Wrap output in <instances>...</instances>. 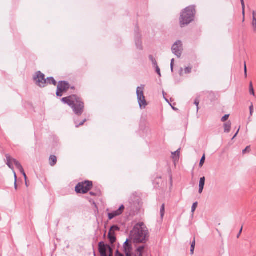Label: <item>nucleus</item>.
<instances>
[{
	"label": "nucleus",
	"mask_w": 256,
	"mask_h": 256,
	"mask_svg": "<svg viewBox=\"0 0 256 256\" xmlns=\"http://www.w3.org/2000/svg\"><path fill=\"white\" fill-rule=\"evenodd\" d=\"M126 256H131L130 252L126 251L125 252Z\"/></svg>",
	"instance_id": "09e8293b"
},
{
	"label": "nucleus",
	"mask_w": 256,
	"mask_h": 256,
	"mask_svg": "<svg viewBox=\"0 0 256 256\" xmlns=\"http://www.w3.org/2000/svg\"><path fill=\"white\" fill-rule=\"evenodd\" d=\"M194 104L196 106H197V112L198 110V104H199V100L197 99L195 100H194Z\"/></svg>",
	"instance_id": "58836bf2"
},
{
	"label": "nucleus",
	"mask_w": 256,
	"mask_h": 256,
	"mask_svg": "<svg viewBox=\"0 0 256 256\" xmlns=\"http://www.w3.org/2000/svg\"><path fill=\"white\" fill-rule=\"evenodd\" d=\"M156 68V73L158 74L160 76H161V74L160 72V68H159L158 66H156V67H154Z\"/></svg>",
	"instance_id": "473e14b6"
},
{
	"label": "nucleus",
	"mask_w": 256,
	"mask_h": 256,
	"mask_svg": "<svg viewBox=\"0 0 256 256\" xmlns=\"http://www.w3.org/2000/svg\"><path fill=\"white\" fill-rule=\"evenodd\" d=\"M231 122L230 121L226 122L224 125V132H225L228 133L230 132L231 128Z\"/></svg>",
	"instance_id": "dca6fc26"
},
{
	"label": "nucleus",
	"mask_w": 256,
	"mask_h": 256,
	"mask_svg": "<svg viewBox=\"0 0 256 256\" xmlns=\"http://www.w3.org/2000/svg\"><path fill=\"white\" fill-rule=\"evenodd\" d=\"M46 83L50 84H52L54 86H56L57 84L56 82L53 77L48 78L46 80Z\"/></svg>",
	"instance_id": "a211bd4d"
},
{
	"label": "nucleus",
	"mask_w": 256,
	"mask_h": 256,
	"mask_svg": "<svg viewBox=\"0 0 256 256\" xmlns=\"http://www.w3.org/2000/svg\"><path fill=\"white\" fill-rule=\"evenodd\" d=\"M90 194L91 196H96V194L94 192H90Z\"/></svg>",
	"instance_id": "603ef678"
},
{
	"label": "nucleus",
	"mask_w": 256,
	"mask_h": 256,
	"mask_svg": "<svg viewBox=\"0 0 256 256\" xmlns=\"http://www.w3.org/2000/svg\"><path fill=\"white\" fill-rule=\"evenodd\" d=\"M138 256H142V252H138Z\"/></svg>",
	"instance_id": "864d4df0"
},
{
	"label": "nucleus",
	"mask_w": 256,
	"mask_h": 256,
	"mask_svg": "<svg viewBox=\"0 0 256 256\" xmlns=\"http://www.w3.org/2000/svg\"><path fill=\"white\" fill-rule=\"evenodd\" d=\"M195 246H196V240H195V238H194L193 241L191 243V246H190L191 254H193L194 253Z\"/></svg>",
	"instance_id": "aec40b11"
},
{
	"label": "nucleus",
	"mask_w": 256,
	"mask_h": 256,
	"mask_svg": "<svg viewBox=\"0 0 256 256\" xmlns=\"http://www.w3.org/2000/svg\"><path fill=\"white\" fill-rule=\"evenodd\" d=\"M198 202H195L193 204L192 207V213H194V211L196 210V207L198 206Z\"/></svg>",
	"instance_id": "bb28decb"
},
{
	"label": "nucleus",
	"mask_w": 256,
	"mask_h": 256,
	"mask_svg": "<svg viewBox=\"0 0 256 256\" xmlns=\"http://www.w3.org/2000/svg\"><path fill=\"white\" fill-rule=\"evenodd\" d=\"M14 174V178H15V182H14V188L15 189H17V185H16V176L15 172Z\"/></svg>",
	"instance_id": "37998d69"
},
{
	"label": "nucleus",
	"mask_w": 256,
	"mask_h": 256,
	"mask_svg": "<svg viewBox=\"0 0 256 256\" xmlns=\"http://www.w3.org/2000/svg\"><path fill=\"white\" fill-rule=\"evenodd\" d=\"M22 174V175L24 176V179H25V181L26 180V179H27V177H26V174L24 172V170H23V172L21 171L20 172Z\"/></svg>",
	"instance_id": "a19ab883"
},
{
	"label": "nucleus",
	"mask_w": 256,
	"mask_h": 256,
	"mask_svg": "<svg viewBox=\"0 0 256 256\" xmlns=\"http://www.w3.org/2000/svg\"><path fill=\"white\" fill-rule=\"evenodd\" d=\"M252 26L254 27V29H256V21H253L252 20Z\"/></svg>",
	"instance_id": "49530a36"
},
{
	"label": "nucleus",
	"mask_w": 256,
	"mask_h": 256,
	"mask_svg": "<svg viewBox=\"0 0 256 256\" xmlns=\"http://www.w3.org/2000/svg\"><path fill=\"white\" fill-rule=\"evenodd\" d=\"M146 245L144 244V245H142V246H138L137 249H136V250L138 252H142L144 250L145 248H146Z\"/></svg>",
	"instance_id": "393cba45"
},
{
	"label": "nucleus",
	"mask_w": 256,
	"mask_h": 256,
	"mask_svg": "<svg viewBox=\"0 0 256 256\" xmlns=\"http://www.w3.org/2000/svg\"><path fill=\"white\" fill-rule=\"evenodd\" d=\"M92 186V182L86 180L82 183H78L76 186V192L77 193L86 194L91 189Z\"/></svg>",
	"instance_id": "39448f33"
},
{
	"label": "nucleus",
	"mask_w": 256,
	"mask_h": 256,
	"mask_svg": "<svg viewBox=\"0 0 256 256\" xmlns=\"http://www.w3.org/2000/svg\"><path fill=\"white\" fill-rule=\"evenodd\" d=\"M160 217L162 219L164 214V204H163L160 209Z\"/></svg>",
	"instance_id": "5701e85b"
},
{
	"label": "nucleus",
	"mask_w": 256,
	"mask_h": 256,
	"mask_svg": "<svg viewBox=\"0 0 256 256\" xmlns=\"http://www.w3.org/2000/svg\"><path fill=\"white\" fill-rule=\"evenodd\" d=\"M205 160H206L205 155L204 154L203 156H202V158H201L199 166L200 167L204 165V162Z\"/></svg>",
	"instance_id": "a878e982"
},
{
	"label": "nucleus",
	"mask_w": 256,
	"mask_h": 256,
	"mask_svg": "<svg viewBox=\"0 0 256 256\" xmlns=\"http://www.w3.org/2000/svg\"><path fill=\"white\" fill-rule=\"evenodd\" d=\"M148 58L152 62V64H153L154 67H156V66H158L156 60L154 58V56L152 55H150Z\"/></svg>",
	"instance_id": "412c9836"
},
{
	"label": "nucleus",
	"mask_w": 256,
	"mask_h": 256,
	"mask_svg": "<svg viewBox=\"0 0 256 256\" xmlns=\"http://www.w3.org/2000/svg\"><path fill=\"white\" fill-rule=\"evenodd\" d=\"M120 214H120V212H118V210H114L112 212L108 213V218L109 220H111L112 218H115L117 216H119Z\"/></svg>",
	"instance_id": "ddd939ff"
},
{
	"label": "nucleus",
	"mask_w": 256,
	"mask_h": 256,
	"mask_svg": "<svg viewBox=\"0 0 256 256\" xmlns=\"http://www.w3.org/2000/svg\"><path fill=\"white\" fill-rule=\"evenodd\" d=\"M250 151V146H247L246 148L242 150V154H245L247 152H249Z\"/></svg>",
	"instance_id": "c756f323"
},
{
	"label": "nucleus",
	"mask_w": 256,
	"mask_h": 256,
	"mask_svg": "<svg viewBox=\"0 0 256 256\" xmlns=\"http://www.w3.org/2000/svg\"><path fill=\"white\" fill-rule=\"evenodd\" d=\"M130 238L134 243L145 244L148 240L149 232L147 228L143 222L136 224L131 230Z\"/></svg>",
	"instance_id": "f257e3e1"
},
{
	"label": "nucleus",
	"mask_w": 256,
	"mask_h": 256,
	"mask_svg": "<svg viewBox=\"0 0 256 256\" xmlns=\"http://www.w3.org/2000/svg\"><path fill=\"white\" fill-rule=\"evenodd\" d=\"M50 164L53 166H54L57 162V158L55 156H50Z\"/></svg>",
	"instance_id": "f3484780"
},
{
	"label": "nucleus",
	"mask_w": 256,
	"mask_h": 256,
	"mask_svg": "<svg viewBox=\"0 0 256 256\" xmlns=\"http://www.w3.org/2000/svg\"><path fill=\"white\" fill-rule=\"evenodd\" d=\"M144 85H141L136 88V95L138 102L140 108H144L147 106V102L144 94Z\"/></svg>",
	"instance_id": "20e7f679"
},
{
	"label": "nucleus",
	"mask_w": 256,
	"mask_h": 256,
	"mask_svg": "<svg viewBox=\"0 0 256 256\" xmlns=\"http://www.w3.org/2000/svg\"><path fill=\"white\" fill-rule=\"evenodd\" d=\"M25 183H26V186H28V183H27V180L25 181Z\"/></svg>",
	"instance_id": "5fc2aeb1"
},
{
	"label": "nucleus",
	"mask_w": 256,
	"mask_h": 256,
	"mask_svg": "<svg viewBox=\"0 0 256 256\" xmlns=\"http://www.w3.org/2000/svg\"><path fill=\"white\" fill-rule=\"evenodd\" d=\"M34 80L37 86L41 88H44L46 86L47 78H45V76L40 71L36 72L34 76Z\"/></svg>",
	"instance_id": "423d86ee"
},
{
	"label": "nucleus",
	"mask_w": 256,
	"mask_h": 256,
	"mask_svg": "<svg viewBox=\"0 0 256 256\" xmlns=\"http://www.w3.org/2000/svg\"><path fill=\"white\" fill-rule=\"evenodd\" d=\"M115 256H124V255L120 253L118 250L116 252Z\"/></svg>",
	"instance_id": "79ce46f5"
},
{
	"label": "nucleus",
	"mask_w": 256,
	"mask_h": 256,
	"mask_svg": "<svg viewBox=\"0 0 256 256\" xmlns=\"http://www.w3.org/2000/svg\"><path fill=\"white\" fill-rule=\"evenodd\" d=\"M239 130H240V129H238V131L236 132V134H235L234 135V136L232 137V140H234V139L236 137V136H237V134H238V132H239Z\"/></svg>",
	"instance_id": "8fccbe9b"
},
{
	"label": "nucleus",
	"mask_w": 256,
	"mask_h": 256,
	"mask_svg": "<svg viewBox=\"0 0 256 256\" xmlns=\"http://www.w3.org/2000/svg\"><path fill=\"white\" fill-rule=\"evenodd\" d=\"M108 251L110 252L109 256H112L113 254V250L112 248L110 246V250H108Z\"/></svg>",
	"instance_id": "c03bdc74"
},
{
	"label": "nucleus",
	"mask_w": 256,
	"mask_h": 256,
	"mask_svg": "<svg viewBox=\"0 0 256 256\" xmlns=\"http://www.w3.org/2000/svg\"><path fill=\"white\" fill-rule=\"evenodd\" d=\"M124 205L122 204L120 206V207L118 208V212H120L121 214H122L124 212Z\"/></svg>",
	"instance_id": "2f4dec72"
},
{
	"label": "nucleus",
	"mask_w": 256,
	"mask_h": 256,
	"mask_svg": "<svg viewBox=\"0 0 256 256\" xmlns=\"http://www.w3.org/2000/svg\"><path fill=\"white\" fill-rule=\"evenodd\" d=\"M64 92L60 88H57L56 94L58 96H62V92Z\"/></svg>",
	"instance_id": "b1692460"
},
{
	"label": "nucleus",
	"mask_w": 256,
	"mask_h": 256,
	"mask_svg": "<svg viewBox=\"0 0 256 256\" xmlns=\"http://www.w3.org/2000/svg\"><path fill=\"white\" fill-rule=\"evenodd\" d=\"M244 71L245 76L246 77L247 76V69H246V62H244Z\"/></svg>",
	"instance_id": "4c0bfd02"
},
{
	"label": "nucleus",
	"mask_w": 256,
	"mask_h": 256,
	"mask_svg": "<svg viewBox=\"0 0 256 256\" xmlns=\"http://www.w3.org/2000/svg\"><path fill=\"white\" fill-rule=\"evenodd\" d=\"M205 180L206 178L204 176L201 178L200 180L198 190V192L200 194H201L203 191L204 186L205 184Z\"/></svg>",
	"instance_id": "f8f14e48"
},
{
	"label": "nucleus",
	"mask_w": 256,
	"mask_h": 256,
	"mask_svg": "<svg viewBox=\"0 0 256 256\" xmlns=\"http://www.w3.org/2000/svg\"><path fill=\"white\" fill-rule=\"evenodd\" d=\"M249 90H250V94L254 96L255 94H254V88H253L252 84V82H250V84Z\"/></svg>",
	"instance_id": "4be33fe9"
},
{
	"label": "nucleus",
	"mask_w": 256,
	"mask_h": 256,
	"mask_svg": "<svg viewBox=\"0 0 256 256\" xmlns=\"http://www.w3.org/2000/svg\"><path fill=\"white\" fill-rule=\"evenodd\" d=\"M22 174V175L24 176V179H25V181L26 180V179H27V177H26V174L24 172V170H23V172L21 171L20 172Z\"/></svg>",
	"instance_id": "ea45409f"
},
{
	"label": "nucleus",
	"mask_w": 256,
	"mask_h": 256,
	"mask_svg": "<svg viewBox=\"0 0 256 256\" xmlns=\"http://www.w3.org/2000/svg\"><path fill=\"white\" fill-rule=\"evenodd\" d=\"M140 38H141L140 36L136 30V36H135L136 45V46L138 49L140 50H142V42Z\"/></svg>",
	"instance_id": "9b49d317"
},
{
	"label": "nucleus",
	"mask_w": 256,
	"mask_h": 256,
	"mask_svg": "<svg viewBox=\"0 0 256 256\" xmlns=\"http://www.w3.org/2000/svg\"><path fill=\"white\" fill-rule=\"evenodd\" d=\"M252 20L256 21V12L255 11L252 12Z\"/></svg>",
	"instance_id": "e433bc0d"
},
{
	"label": "nucleus",
	"mask_w": 256,
	"mask_h": 256,
	"mask_svg": "<svg viewBox=\"0 0 256 256\" xmlns=\"http://www.w3.org/2000/svg\"><path fill=\"white\" fill-rule=\"evenodd\" d=\"M119 230H120V228L116 225H114L110 227L109 232H112V233L115 234L116 231H119Z\"/></svg>",
	"instance_id": "6ab92c4d"
},
{
	"label": "nucleus",
	"mask_w": 256,
	"mask_h": 256,
	"mask_svg": "<svg viewBox=\"0 0 256 256\" xmlns=\"http://www.w3.org/2000/svg\"><path fill=\"white\" fill-rule=\"evenodd\" d=\"M182 42L180 40H177L172 46V50L173 54L180 58L182 53Z\"/></svg>",
	"instance_id": "6e6552de"
},
{
	"label": "nucleus",
	"mask_w": 256,
	"mask_h": 256,
	"mask_svg": "<svg viewBox=\"0 0 256 256\" xmlns=\"http://www.w3.org/2000/svg\"><path fill=\"white\" fill-rule=\"evenodd\" d=\"M250 116H252V115L253 112H254V108H253V105L252 104L250 106Z\"/></svg>",
	"instance_id": "f704fd0d"
},
{
	"label": "nucleus",
	"mask_w": 256,
	"mask_h": 256,
	"mask_svg": "<svg viewBox=\"0 0 256 256\" xmlns=\"http://www.w3.org/2000/svg\"><path fill=\"white\" fill-rule=\"evenodd\" d=\"M170 180H171V181L172 180V176H170Z\"/></svg>",
	"instance_id": "6e6d98bb"
},
{
	"label": "nucleus",
	"mask_w": 256,
	"mask_h": 256,
	"mask_svg": "<svg viewBox=\"0 0 256 256\" xmlns=\"http://www.w3.org/2000/svg\"><path fill=\"white\" fill-rule=\"evenodd\" d=\"M70 85L66 81H60L58 82L57 88H60L64 92H67L70 88Z\"/></svg>",
	"instance_id": "9d476101"
},
{
	"label": "nucleus",
	"mask_w": 256,
	"mask_h": 256,
	"mask_svg": "<svg viewBox=\"0 0 256 256\" xmlns=\"http://www.w3.org/2000/svg\"><path fill=\"white\" fill-rule=\"evenodd\" d=\"M174 59L172 58L171 60V62H170V68H171V70L172 72L173 71V68H174Z\"/></svg>",
	"instance_id": "c9c22d12"
},
{
	"label": "nucleus",
	"mask_w": 256,
	"mask_h": 256,
	"mask_svg": "<svg viewBox=\"0 0 256 256\" xmlns=\"http://www.w3.org/2000/svg\"><path fill=\"white\" fill-rule=\"evenodd\" d=\"M230 115L229 114H226L224 115L221 119L222 122H224L227 120L228 118H229Z\"/></svg>",
	"instance_id": "7c9ffc66"
},
{
	"label": "nucleus",
	"mask_w": 256,
	"mask_h": 256,
	"mask_svg": "<svg viewBox=\"0 0 256 256\" xmlns=\"http://www.w3.org/2000/svg\"><path fill=\"white\" fill-rule=\"evenodd\" d=\"M124 252H126V251L131 252L132 246H131L130 244V243L128 242V239H127L126 240L124 243Z\"/></svg>",
	"instance_id": "2eb2a0df"
},
{
	"label": "nucleus",
	"mask_w": 256,
	"mask_h": 256,
	"mask_svg": "<svg viewBox=\"0 0 256 256\" xmlns=\"http://www.w3.org/2000/svg\"><path fill=\"white\" fill-rule=\"evenodd\" d=\"M192 68L187 67L185 68L184 71L186 74H189L191 72Z\"/></svg>",
	"instance_id": "72a5a7b5"
},
{
	"label": "nucleus",
	"mask_w": 256,
	"mask_h": 256,
	"mask_svg": "<svg viewBox=\"0 0 256 256\" xmlns=\"http://www.w3.org/2000/svg\"><path fill=\"white\" fill-rule=\"evenodd\" d=\"M110 250V246L108 244H104L103 242L98 243V250L101 256H108L107 252Z\"/></svg>",
	"instance_id": "1a4fd4ad"
},
{
	"label": "nucleus",
	"mask_w": 256,
	"mask_h": 256,
	"mask_svg": "<svg viewBox=\"0 0 256 256\" xmlns=\"http://www.w3.org/2000/svg\"><path fill=\"white\" fill-rule=\"evenodd\" d=\"M172 154L174 155L176 158H178L180 154V149L174 152H172Z\"/></svg>",
	"instance_id": "cd10ccee"
},
{
	"label": "nucleus",
	"mask_w": 256,
	"mask_h": 256,
	"mask_svg": "<svg viewBox=\"0 0 256 256\" xmlns=\"http://www.w3.org/2000/svg\"><path fill=\"white\" fill-rule=\"evenodd\" d=\"M6 164L10 169L12 170H14V166L12 164V162L14 164L16 168L19 170L20 172L21 171L23 172L24 168L18 161L15 158H12L8 154H6Z\"/></svg>",
	"instance_id": "0eeeda50"
},
{
	"label": "nucleus",
	"mask_w": 256,
	"mask_h": 256,
	"mask_svg": "<svg viewBox=\"0 0 256 256\" xmlns=\"http://www.w3.org/2000/svg\"><path fill=\"white\" fill-rule=\"evenodd\" d=\"M108 237L112 244L114 243L116 240L115 234L112 233L110 232H108Z\"/></svg>",
	"instance_id": "4468645a"
},
{
	"label": "nucleus",
	"mask_w": 256,
	"mask_h": 256,
	"mask_svg": "<svg viewBox=\"0 0 256 256\" xmlns=\"http://www.w3.org/2000/svg\"><path fill=\"white\" fill-rule=\"evenodd\" d=\"M242 227L241 228L240 230V232H238V236H237V238H238L240 236V235L242 232Z\"/></svg>",
	"instance_id": "de8ad7c7"
},
{
	"label": "nucleus",
	"mask_w": 256,
	"mask_h": 256,
	"mask_svg": "<svg viewBox=\"0 0 256 256\" xmlns=\"http://www.w3.org/2000/svg\"><path fill=\"white\" fill-rule=\"evenodd\" d=\"M242 14L244 16L243 21L244 20V8L242 9Z\"/></svg>",
	"instance_id": "3c124183"
},
{
	"label": "nucleus",
	"mask_w": 256,
	"mask_h": 256,
	"mask_svg": "<svg viewBox=\"0 0 256 256\" xmlns=\"http://www.w3.org/2000/svg\"><path fill=\"white\" fill-rule=\"evenodd\" d=\"M62 101L70 106L76 115L80 116L84 112V104L80 98L76 95H72L63 98Z\"/></svg>",
	"instance_id": "f03ea898"
},
{
	"label": "nucleus",
	"mask_w": 256,
	"mask_h": 256,
	"mask_svg": "<svg viewBox=\"0 0 256 256\" xmlns=\"http://www.w3.org/2000/svg\"><path fill=\"white\" fill-rule=\"evenodd\" d=\"M86 121V119H84V120H82L80 124H78L75 121L74 122H75V124H76V128L78 127L79 126H82L84 124Z\"/></svg>",
	"instance_id": "c85d7f7f"
},
{
	"label": "nucleus",
	"mask_w": 256,
	"mask_h": 256,
	"mask_svg": "<svg viewBox=\"0 0 256 256\" xmlns=\"http://www.w3.org/2000/svg\"><path fill=\"white\" fill-rule=\"evenodd\" d=\"M195 8L194 6H189L186 8L181 13L180 16V23L181 27L188 25L194 20Z\"/></svg>",
	"instance_id": "7ed1b4c3"
},
{
	"label": "nucleus",
	"mask_w": 256,
	"mask_h": 256,
	"mask_svg": "<svg viewBox=\"0 0 256 256\" xmlns=\"http://www.w3.org/2000/svg\"><path fill=\"white\" fill-rule=\"evenodd\" d=\"M240 2H241V4H242V9L245 8V5H244V0H240Z\"/></svg>",
	"instance_id": "a18cd8bd"
}]
</instances>
